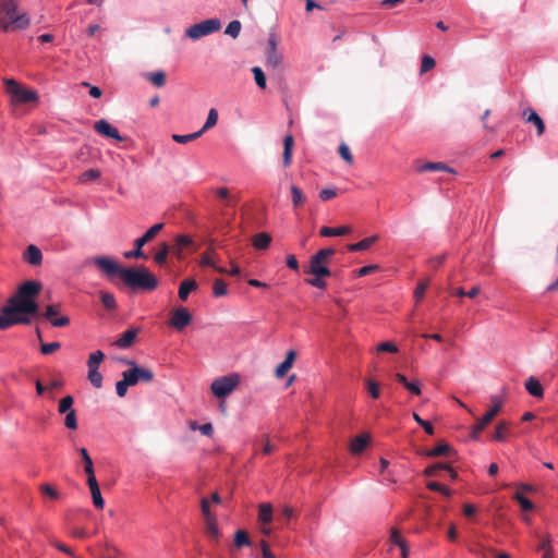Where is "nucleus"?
Listing matches in <instances>:
<instances>
[{"label":"nucleus","instance_id":"35","mask_svg":"<svg viewBox=\"0 0 558 558\" xmlns=\"http://www.w3.org/2000/svg\"><path fill=\"white\" fill-rule=\"evenodd\" d=\"M122 380H119L117 384H116V390H117V395L120 397V398H123L126 392H128V388L133 386L132 385V381L134 380V378H132L131 376L128 377V375L125 374V372L122 373Z\"/></svg>","mask_w":558,"mask_h":558},{"label":"nucleus","instance_id":"46","mask_svg":"<svg viewBox=\"0 0 558 558\" xmlns=\"http://www.w3.org/2000/svg\"><path fill=\"white\" fill-rule=\"evenodd\" d=\"M201 136H202V131H197V132L186 134V135L173 134L172 140L179 144H186V143L194 141Z\"/></svg>","mask_w":558,"mask_h":558},{"label":"nucleus","instance_id":"34","mask_svg":"<svg viewBox=\"0 0 558 558\" xmlns=\"http://www.w3.org/2000/svg\"><path fill=\"white\" fill-rule=\"evenodd\" d=\"M509 435H510L509 424L506 421H502L497 424L493 438L496 441H505Z\"/></svg>","mask_w":558,"mask_h":558},{"label":"nucleus","instance_id":"36","mask_svg":"<svg viewBox=\"0 0 558 558\" xmlns=\"http://www.w3.org/2000/svg\"><path fill=\"white\" fill-rule=\"evenodd\" d=\"M206 533L207 535L215 541L216 543L219 542L221 533L218 527L217 519L214 520H207L205 522Z\"/></svg>","mask_w":558,"mask_h":558},{"label":"nucleus","instance_id":"48","mask_svg":"<svg viewBox=\"0 0 558 558\" xmlns=\"http://www.w3.org/2000/svg\"><path fill=\"white\" fill-rule=\"evenodd\" d=\"M241 28H242L241 22L238 20H234L228 24L225 33L227 35L231 36L232 38H238V36L240 35Z\"/></svg>","mask_w":558,"mask_h":558},{"label":"nucleus","instance_id":"4","mask_svg":"<svg viewBox=\"0 0 558 558\" xmlns=\"http://www.w3.org/2000/svg\"><path fill=\"white\" fill-rule=\"evenodd\" d=\"M335 253L336 250L332 247H326L317 251L311 256L308 267L304 271L313 276L330 277L331 271L328 267V263Z\"/></svg>","mask_w":558,"mask_h":558},{"label":"nucleus","instance_id":"29","mask_svg":"<svg viewBox=\"0 0 558 558\" xmlns=\"http://www.w3.org/2000/svg\"><path fill=\"white\" fill-rule=\"evenodd\" d=\"M258 521L260 524H270L272 521V507L270 504H260L258 506Z\"/></svg>","mask_w":558,"mask_h":558},{"label":"nucleus","instance_id":"18","mask_svg":"<svg viewBox=\"0 0 558 558\" xmlns=\"http://www.w3.org/2000/svg\"><path fill=\"white\" fill-rule=\"evenodd\" d=\"M523 118L526 122L533 123L537 130V135H542L545 132V123L543 119L532 108H526L523 111Z\"/></svg>","mask_w":558,"mask_h":558},{"label":"nucleus","instance_id":"58","mask_svg":"<svg viewBox=\"0 0 558 558\" xmlns=\"http://www.w3.org/2000/svg\"><path fill=\"white\" fill-rule=\"evenodd\" d=\"M366 387H367L368 393L372 396V398L378 399L380 397L379 385L376 381H374L372 379H367Z\"/></svg>","mask_w":558,"mask_h":558},{"label":"nucleus","instance_id":"20","mask_svg":"<svg viewBox=\"0 0 558 558\" xmlns=\"http://www.w3.org/2000/svg\"><path fill=\"white\" fill-rule=\"evenodd\" d=\"M87 485H88L90 494H92V499H93L94 506L97 509H102L105 501L101 496L100 487L98 485L97 480L96 478L87 480Z\"/></svg>","mask_w":558,"mask_h":558},{"label":"nucleus","instance_id":"11","mask_svg":"<svg viewBox=\"0 0 558 558\" xmlns=\"http://www.w3.org/2000/svg\"><path fill=\"white\" fill-rule=\"evenodd\" d=\"M60 304H49L46 306L43 316L48 319L53 327H65L70 324V318L68 316H60Z\"/></svg>","mask_w":558,"mask_h":558},{"label":"nucleus","instance_id":"59","mask_svg":"<svg viewBox=\"0 0 558 558\" xmlns=\"http://www.w3.org/2000/svg\"><path fill=\"white\" fill-rule=\"evenodd\" d=\"M445 468H447V464H444V463H440V462L439 463H435V464H433V465H430V466H428V468H426L424 470V475L428 476V477L436 476V475H438V471L445 470Z\"/></svg>","mask_w":558,"mask_h":558},{"label":"nucleus","instance_id":"57","mask_svg":"<svg viewBox=\"0 0 558 558\" xmlns=\"http://www.w3.org/2000/svg\"><path fill=\"white\" fill-rule=\"evenodd\" d=\"M276 447L269 441V437L268 435H263L262 436V452L264 454H271L272 452L276 451Z\"/></svg>","mask_w":558,"mask_h":558},{"label":"nucleus","instance_id":"8","mask_svg":"<svg viewBox=\"0 0 558 558\" xmlns=\"http://www.w3.org/2000/svg\"><path fill=\"white\" fill-rule=\"evenodd\" d=\"M31 323L32 319L29 317L20 314L19 311L12 310L9 302H7V305L1 310L0 330L9 329L14 325H29Z\"/></svg>","mask_w":558,"mask_h":558},{"label":"nucleus","instance_id":"7","mask_svg":"<svg viewBox=\"0 0 558 558\" xmlns=\"http://www.w3.org/2000/svg\"><path fill=\"white\" fill-rule=\"evenodd\" d=\"M163 223H156L150 227L141 238L135 240L134 245H137V250L124 252L123 256L128 259L147 258L143 251V246L153 241L156 235L163 229Z\"/></svg>","mask_w":558,"mask_h":558},{"label":"nucleus","instance_id":"43","mask_svg":"<svg viewBox=\"0 0 558 558\" xmlns=\"http://www.w3.org/2000/svg\"><path fill=\"white\" fill-rule=\"evenodd\" d=\"M193 243L192 239L184 234H179L175 238V246L173 247V253L179 255L181 248L187 247Z\"/></svg>","mask_w":558,"mask_h":558},{"label":"nucleus","instance_id":"62","mask_svg":"<svg viewBox=\"0 0 558 558\" xmlns=\"http://www.w3.org/2000/svg\"><path fill=\"white\" fill-rule=\"evenodd\" d=\"M291 365L287 362H281L275 369V375L278 378H282L291 369Z\"/></svg>","mask_w":558,"mask_h":558},{"label":"nucleus","instance_id":"54","mask_svg":"<svg viewBox=\"0 0 558 558\" xmlns=\"http://www.w3.org/2000/svg\"><path fill=\"white\" fill-rule=\"evenodd\" d=\"M72 405L73 398L71 396H66L60 400L58 410L60 413H68L70 411H73Z\"/></svg>","mask_w":558,"mask_h":558},{"label":"nucleus","instance_id":"28","mask_svg":"<svg viewBox=\"0 0 558 558\" xmlns=\"http://www.w3.org/2000/svg\"><path fill=\"white\" fill-rule=\"evenodd\" d=\"M199 264L201 266L214 267L215 270L218 271L219 274L228 272L226 268L216 265V260L214 259V252L211 250H208L205 253H203Z\"/></svg>","mask_w":558,"mask_h":558},{"label":"nucleus","instance_id":"44","mask_svg":"<svg viewBox=\"0 0 558 558\" xmlns=\"http://www.w3.org/2000/svg\"><path fill=\"white\" fill-rule=\"evenodd\" d=\"M218 121V112L216 109L211 108L208 112L207 120L203 128L199 130L202 131V134L206 132L207 130L214 128L217 124Z\"/></svg>","mask_w":558,"mask_h":558},{"label":"nucleus","instance_id":"47","mask_svg":"<svg viewBox=\"0 0 558 558\" xmlns=\"http://www.w3.org/2000/svg\"><path fill=\"white\" fill-rule=\"evenodd\" d=\"M87 379L95 388L99 389L102 387V375L98 369H88Z\"/></svg>","mask_w":558,"mask_h":558},{"label":"nucleus","instance_id":"22","mask_svg":"<svg viewBox=\"0 0 558 558\" xmlns=\"http://www.w3.org/2000/svg\"><path fill=\"white\" fill-rule=\"evenodd\" d=\"M524 386L531 396H533L535 398H542L544 396V389H543L542 385L539 384V381L535 377H533V376L529 377L525 380Z\"/></svg>","mask_w":558,"mask_h":558},{"label":"nucleus","instance_id":"42","mask_svg":"<svg viewBox=\"0 0 558 558\" xmlns=\"http://www.w3.org/2000/svg\"><path fill=\"white\" fill-rule=\"evenodd\" d=\"M100 300L105 308L113 311L117 308L116 298L110 292H100Z\"/></svg>","mask_w":558,"mask_h":558},{"label":"nucleus","instance_id":"52","mask_svg":"<svg viewBox=\"0 0 558 558\" xmlns=\"http://www.w3.org/2000/svg\"><path fill=\"white\" fill-rule=\"evenodd\" d=\"M98 178H100V171L97 169H89L81 174L80 182L86 183L89 181H95Z\"/></svg>","mask_w":558,"mask_h":558},{"label":"nucleus","instance_id":"17","mask_svg":"<svg viewBox=\"0 0 558 558\" xmlns=\"http://www.w3.org/2000/svg\"><path fill=\"white\" fill-rule=\"evenodd\" d=\"M389 542L392 545L398 546L400 549L401 558H408L409 557V546L407 541L402 537L399 530L396 527H392L390 531Z\"/></svg>","mask_w":558,"mask_h":558},{"label":"nucleus","instance_id":"12","mask_svg":"<svg viewBox=\"0 0 558 558\" xmlns=\"http://www.w3.org/2000/svg\"><path fill=\"white\" fill-rule=\"evenodd\" d=\"M192 322V315L185 307H179L172 311L170 325L178 329L182 330L186 326H189Z\"/></svg>","mask_w":558,"mask_h":558},{"label":"nucleus","instance_id":"21","mask_svg":"<svg viewBox=\"0 0 558 558\" xmlns=\"http://www.w3.org/2000/svg\"><path fill=\"white\" fill-rule=\"evenodd\" d=\"M369 436L366 434L354 437L350 442V450L353 454H359L365 450L369 444Z\"/></svg>","mask_w":558,"mask_h":558},{"label":"nucleus","instance_id":"41","mask_svg":"<svg viewBox=\"0 0 558 558\" xmlns=\"http://www.w3.org/2000/svg\"><path fill=\"white\" fill-rule=\"evenodd\" d=\"M421 172L425 171H448L451 172L452 170L445 165L444 162H426L420 168Z\"/></svg>","mask_w":558,"mask_h":558},{"label":"nucleus","instance_id":"14","mask_svg":"<svg viewBox=\"0 0 558 558\" xmlns=\"http://www.w3.org/2000/svg\"><path fill=\"white\" fill-rule=\"evenodd\" d=\"M492 403L493 407L490 408V410L482 418L477 421L476 432H482L500 412L502 407V401L500 400V398L497 396H493Z\"/></svg>","mask_w":558,"mask_h":558},{"label":"nucleus","instance_id":"13","mask_svg":"<svg viewBox=\"0 0 558 558\" xmlns=\"http://www.w3.org/2000/svg\"><path fill=\"white\" fill-rule=\"evenodd\" d=\"M94 263L110 277L119 276L121 278V271L125 269L120 267L117 262L106 256L96 257Z\"/></svg>","mask_w":558,"mask_h":558},{"label":"nucleus","instance_id":"2","mask_svg":"<svg viewBox=\"0 0 558 558\" xmlns=\"http://www.w3.org/2000/svg\"><path fill=\"white\" fill-rule=\"evenodd\" d=\"M29 25L27 14L19 9L15 0H0V28L5 33L16 32Z\"/></svg>","mask_w":558,"mask_h":558},{"label":"nucleus","instance_id":"16","mask_svg":"<svg viewBox=\"0 0 558 558\" xmlns=\"http://www.w3.org/2000/svg\"><path fill=\"white\" fill-rule=\"evenodd\" d=\"M282 63V56L276 49V41L274 38L269 39L268 49L266 54V66L277 69Z\"/></svg>","mask_w":558,"mask_h":558},{"label":"nucleus","instance_id":"60","mask_svg":"<svg viewBox=\"0 0 558 558\" xmlns=\"http://www.w3.org/2000/svg\"><path fill=\"white\" fill-rule=\"evenodd\" d=\"M61 348L60 342H50V343H43L40 347V352L44 355H48L53 353L54 351L59 350Z\"/></svg>","mask_w":558,"mask_h":558},{"label":"nucleus","instance_id":"31","mask_svg":"<svg viewBox=\"0 0 558 558\" xmlns=\"http://www.w3.org/2000/svg\"><path fill=\"white\" fill-rule=\"evenodd\" d=\"M144 77L158 88L163 87L166 84V73L163 71L147 72L144 74Z\"/></svg>","mask_w":558,"mask_h":558},{"label":"nucleus","instance_id":"39","mask_svg":"<svg viewBox=\"0 0 558 558\" xmlns=\"http://www.w3.org/2000/svg\"><path fill=\"white\" fill-rule=\"evenodd\" d=\"M104 359H105V354L100 350L95 351L92 354H89L88 361H87L88 369H98L99 365L104 361Z\"/></svg>","mask_w":558,"mask_h":558},{"label":"nucleus","instance_id":"55","mask_svg":"<svg viewBox=\"0 0 558 558\" xmlns=\"http://www.w3.org/2000/svg\"><path fill=\"white\" fill-rule=\"evenodd\" d=\"M65 418H64V425L65 427H68L69 429H76L77 428V417H76V413L75 411H70L68 413H65Z\"/></svg>","mask_w":558,"mask_h":558},{"label":"nucleus","instance_id":"37","mask_svg":"<svg viewBox=\"0 0 558 558\" xmlns=\"http://www.w3.org/2000/svg\"><path fill=\"white\" fill-rule=\"evenodd\" d=\"M290 191L292 194V204L294 208H299L304 205L306 202V197L303 194L302 190L296 185H291Z\"/></svg>","mask_w":558,"mask_h":558},{"label":"nucleus","instance_id":"61","mask_svg":"<svg viewBox=\"0 0 558 558\" xmlns=\"http://www.w3.org/2000/svg\"><path fill=\"white\" fill-rule=\"evenodd\" d=\"M325 278L326 277L314 276L313 278L306 279L305 282L317 289H325L327 286Z\"/></svg>","mask_w":558,"mask_h":558},{"label":"nucleus","instance_id":"56","mask_svg":"<svg viewBox=\"0 0 558 558\" xmlns=\"http://www.w3.org/2000/svg\"><path fill=\"white\" fill-rule=\"evenodd\" d=\"M339 155L342 159H344L349 165H352L354 159L350 151V148L347 144L342 143L338 148Z\"/></svg>","mask_w":558,"mask_h":558},{"label":"nucleus","instance_id":"19","mask_svg":"<svg viewBox=\"0 0 558 558\" xmlns=\"http://www.w3.org/2000/svg\"><path fill=\"white\" fill-rule=\"evenodd\" d=\"M137 333L138 328H130L121 335L114 344L120 349H128L134 343Z\"/></svg>","mask_w":558,"mask_h":558},{"label":"nucleus","instance_id":"40","mask_svg":"<svg viewBox=\"0 0 558 558\" xmlns=\"http://www.w3.org/2000/svg\"><path fill=\"white\" fill-rule=\"evenodd\" d=\"M251 539L248 537L247 532L243 530H238L234 535V546L238 548H242L244 546H250Z\"/></svg>","mask_w":558,"mask_h":558},{"label":"nucleus","instance_id":"23","mask_svg":"<svg viewBox=\"0 0 558 558\" xmlns=\"http://www.w3.org/2000/svg\"><path fill=\"white\" fill-rule=\"evenodd\" d=\"M294 145V138L291 134H288L283 138V166L288 167L291 165L292 150Z\"/></svg>","mask_w":558,"mask_h":558},{"label":"nucleus","instance_id":"33","mask_svg":"<svg viewBox=\"0 0 558 558\" xmlns=\"http://www.w3.org/2000/svg\"><path fill=\"white\" fill-rule=\"evenodd\" d=\"M271 240L270 234L260 232L253 238V245L256 250H266L270 245Z\"/></svg>","mask_w":558,"mask_h":558},{"label":"nucleus","instance_id":"51","mask_svg":"<svg viewBox=\"0 0 558 558\" xmlns=\"http://www.w3.org/2000/svg\"><path fill=\"white\" fill-rule=\"evenodd\" d=\"M435 65H436V62H435L434 58H432L430 56H423L421 69H420L421 75H423L426 72L430 71L432 69H434Z\"/></svg>","mask_w":558,"mask_h":558},{"label":"nucleus","instance_id":"38","mask_svg":"<svg viewBox=\"0 0 558 558\" xmlns=\"http://www.w3.org/2000/svg\"><path fill=\"white\" fill-rule=\"evenodd\" d=\"M169 253H170V246L166 242L160 243L159 250L154 256L155 263L158 265H163L167 260Z\"/></svg>","mask_w":558,"mask_h":558},{"label":"nucleus","instance_id":"25","mask_svg":"<svg viewBox=\"0 0 558 558\" xmlns=\"http://www.w3.org/2000/svg\"><path fill=\"white\" fill-rule=\"evenodd\" d=\"M351 232V227L349 226H340L337 228L331 227H322L319 230V234L322 236H341Z\"/></svg>","mask_w":558,"mask_h":558},{"label":"nucleus","instance_id":"32","mask_svg":"<svg viewBox=\"0 0 558 558\" xmlns=\"http://www.w3.org/2000/svg\"><path fill=\"white\" fill-rule=\"evenodd\" d=\"M25 258L31 265H39L43 260L40 250L35 245H29L25 253Z\"/></svg>","mask_w":558,"mask_h":558},{"label":"nucleus","instance_id":"5","mask_svg":"<svg viewBox=\"0 0 558 558\" xmlns=\"http://www.w3.org/2000/svg\"><path fill=\"white\" fill-rule=\"evenodd\" d=\"M5 88L8 94L12 98V102L16 105L28 104L33 101H37L38 95L33 89L23 88L13 78H7L4 81Z\"/></svg>","mask_w":558,"mask_h":558},{"label":"nucleus","instance_id":"63","mask_svg":"<svg viewBox=\"0 0 558 558\" xmlns=\"http://www.w3.org/2000/svg\"><path fill=\"white\" fill-rule=\"evenodd\" d=\"M40 490L44 495H46L52 499L59 498V493L49 484L41 485Z\"/></svg>","mask_w":558,"mask_h":558},{"label":"nucleus","instance_id":"45","mask_svg":"<svg viewBox=\"0 0 558 558\" xmlns=\"http://www.w3.org/2000/svg\"><path fill=\"white\" fill-rule=\"evenodd\" d=\"M252 73L254 75L256 85L260 89H265L267 86V83H266V76H265V73L263 72V70L259 66H254L252 69Z\"/></svg>","mask_w":558,"mask_h":558},{"label":"nucleus","instance_id":"3","mask_svg":"<svg viewBox=\"0 0 558 558\" xmlns=\"http://www.w3.org/2000/svg\"><path fill=\"white\" fill-rule=\"evenodd\" d=\"M121 279L133 290L153 291L158 287L157 277L144 266L125 268L121 271Z\"/></svg>","mask_w":558,"mask_h":558},{"label":"nucleus","instance_id":"10","mask_svg":"<svg viewBox=\"0 0 558 558\" xmlns=\"http://www.w3.org/2000/svg\"><path fill=\"white\" fill-rule=\"evenodd\" d=\"M126 364L131 365L130 369L124 371L128 377L134 378L132 385L135 386L137 383H150L154 380V373L149 368L140 367L133 361H125Z\"/></svg>","mask_w":558,"mask_h":558},{"label":"nucleus","instance_id":"64","mask_svg":"<svg viewBox=\"0 0 558 558\" xmlns=\"http://www.w3.org/2000/svg\"><path fill=\"white\" fill-rule=\"evenodd\" d=\"M404 388L415 396H420L422 393L420 381H408Z\"/></svg>","mask_w":558,"mask_h":558},{"label":"nucleus","instance_id":"9","mask_svg":"<svg viewBox=\"0 0 558 558\" xmlns=\"http://www.w3.org/2000/svg\"><path fill=\"white\" fill-rule=\"evenodd\" d=\"M240 384L238 375H229L216 378L210 386L211 392L215 397L221 399L231 393Z\"/></svg>","mask_w":558,"mask_h":558},{"label":"nucleus","instance_id":"1","mask_svg":"<svg viewBox=\"0 0 558 558\" xmlns=\"http://www.w3.org/2000/svg\"><path fill=\"white\" fill-rule=\"evenodd\" d=\"M41 290V284L38 281H26L21 284L14 295L8 299L12 310L19 311L20 314L26 317H38L39 306L36 302V296Z\"/></svg>","mask_w":558,"mask_h":558},{"label":"nucleus","instance_id":"6","mask_svg":"<svg viewBox=\"0 0 558 558\" xmlns=\"http://www.w3.org/2000/svg\"><path fill=\"white\" fill-rule=\"evenodd\" d=\"M221 28V22L219 19H208L190 26L185 31L186 37L192 40H197L202 37L208 36L213 33L218 32Z\"/></svg>","mask_w":558,"mask_h":558},{"label":"nucleus","instance_id":"26","mask_svg":"<svg viewBox=\"0 0 558 558\" xmlns=\"http://www.w3.org/2000/svg\"><path fill=\"white\" fill-rule=\"evenodd\" d=\"M78 452L84 462V471L87 474V480L96 478L94 473V463L88 451L86 450V448H80Z\"/></svg>","mask_w":558,"mask_h":558},{"label":"nucleus","instance_id":"53","mask_svg":"<svg viewBox=\"0 0 558 558\" xmlns=\"http://www.w3.org/2000/svg\"><path fill=\"white\" fill-rule=\"evenodd\" d=\"M201 509H202V513L204 515L205 522L207 520L216 519V515L211 512V510L209 508V500L205 497L201 499Z\"/></svg>","mask_w":558,"mask_h":558},{"label":"nucleus","instance_id":"30","mask_svg":"<svg viewBox=\"0 0 558 558\" xmlns=\"http://www.w3.org/2000/svg\"><path fill=\"white\" fill-rule=\"evenodd\" d=\"M377 241H378V236L372 235V236L361 240L357 243L349 244L348 250L351 252L365 251V250H368Z\"/></svg>","mask_w":558,"mask_h":558},{"label":"nucleus","instance_id":"27","mask_svg":"<svg viewBox=\"0 0 558 558\" xmlns=\"http://www.w3.org/2000/svg\"><path fill=\"white\" fill-rule=\"evenodd\" d=\"M453 452V449L448 444L441 441L436 447H434L432 450L426 451L424 454L430 458L441 457V456H449Z\"/></svg>","mask_w":558,"mask_h":558},{"label":"nucleus","instance_id":"15","mask_svg":"<svg viewBox=\"0 0 558 558\" xmlns=\"http://www.w3.org/2000/svg\"><path fill=\"white\" fill-rule=\"evenodd\" d=\"M95 131L106 137L122 142L124 138L119 134L118 130L113 128L107 120H98L94 124Z\"/></svg>","mask_w":558,"mask_h":558},{"label":"nucleus","instance_id":"49","mask_svg":"<svg viewBox=\"0 0 558 558\" xmlns=\"http://www.w3.org/2000/svg\"><path fill=\"white\" fill-rule=\"evenodd\" d=\"M228 292L227 290V284L226 282L220 279V278H217L215 281H214V286H213V293L215 296H223L226 295Z\"/></svg>","mask_w":558,"mask_h":558},{"label":"nucleus","instance_id":"50","mask_svg":"<svg viewBox=\"0 0 558 558\" xmlns=\"http://www.w3.org/2000/svg\"><path fill=\"white\" fill-rule=\"evenodd\" d=\"M513 498L520 504L523 511H532L534 509L533 502L525 498L521 493H515Z\"/></svg>","mask_w":558,"mask_h":558},{"label":"nucleus","instance_id":"24","mask_svg":"<svg viewBox=\"0 0 558 558\" xmlns=\"http://www.w3.org/2000/svg\"><path fill=\"white\" fill-rule=\"evenodd\" d=\"M198 288L197 282L194 279L183 280L179 287V298L181 301H186L189 294Z\"/></svg>","mask_w":558,"mask_h":558}]
</instances>
